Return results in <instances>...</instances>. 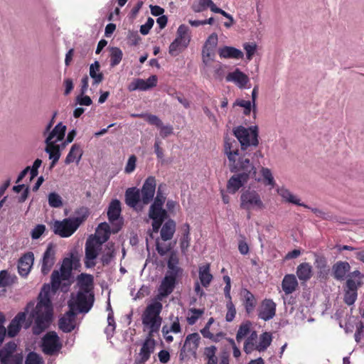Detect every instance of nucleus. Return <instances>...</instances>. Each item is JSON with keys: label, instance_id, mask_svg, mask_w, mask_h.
<instances>
[{"label": "nucleus", "instance_id": "6ab92c4d", "mask_svg": "<svg viewBox=\"0 0 364 364\" xmlns=\"http://www.w3.org/2000/svg\"><path fill=\"white\" fill-rule=\"evenodd\" d=\"M177 283V279L165 275L159 287L156 299L161 301L164 298L170 295L173 291Z\"/></svg>", "mask_w": 364, "mask_h": 364}, {"label": "nucleus", "instance_id": "0e129e2a", "mask_svg": "<svg viewBox=\"0 0 364 364\" xmlns=\"http://www.w3.org/2000/svg\"><path fill=\"white\" fill-rule=\"evenodd\" d=\"M136 163V156L132 155L129 156L127 165L124 168V171L127 173H130L135 170Z\"/></svg>", "mask_w": 364, "mask_h": 364}, {"label": "nucleus", "instance_id": "39448f33", "mask_svg": "<svg viewBox=\"0 0 364 364\" xmlns=\"http://www.w3.org/2000/svg\"><path fill=\"white\" fill-rule=\"evenodd\" d=\"M163 305L158 300L153 301L148 304L141 315L142 324L144 328L148 329V334L154 335L159 331L162 318L160 314L162 311Z\"/></svg>", "mask_w": 364, "mask_h": 364}, {"label": "nucleus", "instance_id": "72a5a7b5", "mask_svg": "<svg viewBox=\"0 0 364 364\" xmlns=\"http://www.w3.org/2000/svg\"><path fill=\"white\" fill-rule=\"evenodd\" d=\"M82 154L83 151L81 146L79 144H74L65 159V164H70L75 161L78 163L82 158Z\"/></svg>", "mask_w": 364, "mask_h": 364}, {"label": "nucleus", "instance_id": "7ed1b4c3", "mask_svg": "<svg viewBox=\"0 0 364 364\" xmlns=\"http://www.w3.org/2000/svg\"><path fill=\"white\" fill-rule=\"evenodd\" d=\"M100 229L105 231V234L101 240L99 237H90L85 242V265L87 268H92L96 265L95 259L97 257L99 250L103 242H105L109 237V226L104 223L100 224Z\"/></svg>", "mask_w": 364, "mask_h": 364}, {"label": "nucleus", "instance_id": "a18cd8bd", "mask_svg": "<svg viewBox=\"0 0 364 364\" xmlns=\"http://www.w3.org/2000/svg\"><path fill=\"white\" fill-rule=\"evenodd\" d=\"M251 326L252 323L250 321H246L240 324L236 334V340L237 342L241 341L250 333Z\"/></svg>", "mask_w": 364, "mask_h": 364}, {"label": "nucleus", "instance_id": "2eb2a0df", "mask_svg": "<svg viewBox=\"0 0 364 364\" xmlns=\"http://www.w3.org/2000/svg\"><path fill=\"white\" fill-rule=\"evenodd\" d=\"M154 335H147L145 341L142 343L139 353L135 358L136 364H144L150 358L156 346V341L154 339Z\"/></svg>", "mask_w": 364, "mask_h": 364}, {"label": "nucleus", "instance_id": "e2e57ef3", "mask_svg": "<svg viewBox=\"0 0 364 364\" xmlns=\"http://www.w3.org/2000/svg\"><path fill=\"white\" fill-rule=\"evenodd\" d=\"M244 49L246 51V56L247 60H252L253 55H255V53L257 49V45L254 43H245Z\"/></svg>", "mask_w": 364, "mask_h": 364}, {"label": "nucleus", "instance_id": "680f3d73", "mask_svg": "<svg viewBox=\"0 0 364 364\" xmlns=\"http://www.w3.org/2000/svg\"><path fill=\"white\" fill-rule=\"evenodd\" d=\"M171 248L172 247L170 244L167 245H163L159 242V240H156V250L160 256L163 257L166 255L168 252H171Z\"/></svg>", "mask_w": 364, "mask_h": 364}, {"label": "nucleus", "instance_id": "ea45409f", "mask_svg": "<svg viewBox=\"0 0 364 364\" xmlns=\"http://www.w3.org/2000/svg\"><path fill=\"white\" fill-rule=\"evenodd\" d=\"M272 341V336L269 332L262 333L259 338V343L256 345L255 350L259 352L265 351L267 348L271 345Z\"/></svg>", "mask_w": 364, "mask_h": 364}, {"label": "nucleus", "instance_id": "2f4dec72", "mask_svg": "<svg viewBox=\"0 0 364 364\" xmlns=\"http://www.w3.org/2000/svg\"><path fill=\"white\" fill-rule=\"evenodd\" d=\"M46 151L49 154V159L52 160L50 168H52L55 166L60 157V151L58 145L55 144V141H46Z\"/></svg>", "mask_w": 364, "mask_h": 364}, {"label": "nucleus", "instance_id": "8fccbe9b", "mask_svg": "<svg viewBox=\"0 0 364 364\" xmlns=\"http://www.w3.org/2000/svg\"><path fill=\"white\" fill-rule=\"evenodd\" d=\"M261 174L263 177V183L266 186H271L274 187L275 186V181L271 170L268 168L262 167L260 170Z\"/></svg>", "mask_w": 364, "mask_h": 364}, {"label": "nucleus", "instance_id": "c85d7f7f", "mask_svg": "<svg viewBox=\"0 0 364 364\" xmlns=\"http://www.w3.org/2000/svg\"><path fill=\"white\" fill-rule=\"evenodd\" d=\"M298 282L294 274H286L282 282V287L286 295L290 294L296 291L298 287Z\"/></svg>", "mask_w": 364, "mask_h": 364}, {"label": "nucleus", "instance_id": "9b49d317", "mask_svg": "<svg viewBox=\"0 0 364 364\" xmlns=\"http://www.w3.org/2000/svg\"><path fill=\"white\" fill-rule=\"evenodd\" d=\"M17 346L10 341L0 349V361L2 364H22L23 356L22 353H14Z\"/></svg>", "mask_w": 364, "mask_h": 364}, {"label": "nucleus", "instance_id": "1a4fd4ad", "mask_svg": "<svg viewBox=\"0 0 364 364\" xmlns=\"http://www.w3.org/2000/svg\"><path fill=\"white\" fill-rule=\"evenodd\" d=\"M363 278L364 275L358 270H355L348 275L344 287L343 297V301L347 305L350 306L355 302L358 289L363 284L362 282Z\"/></svg>", "mask_w": 364, "mask_h": 364}, {"label": "nucleus", "instance_id": "f8f14e48", "mask_svg": "<svg viewBox=\"0 0 364 364\" xmlns=\"http://www.w3.org/2000/svg\"><path fill=\"white\" fill-rule=\"evenodd\" d=\"M62 346L60 338L55 331L48 332L42 338V350L46 355H53L58 353Z\"/></svg>", "mask_w": 364, "mask_h": 364}, {"label": "nucleus", "instance_id": "9d476101", "mask_svg": "<svg viewBox=\"0 0 364 364\" xmlns=\"http://www.w3.org/2000/svg\"><path fill=\"white\" fill-rule=\"evenodd\" d=\"M240 208L248 211L247 218H251V210H262L264 204L255 191L247 190L240 196Z\"/></svg>", "mask_w": 364, "mask_h": 364}, {"label": "nucleus", "instance_id": "58836bf2", "mask_svg": "<svg viewBox=\"0 0 364 364\" xmlns=\"http://www.w3.org/2000/svg\"><path fill=\"white\" fill-rule=\"evenodd\" d=\"M161 186H159L158 190L156 191V196L154 198V202L151 205L149 210H166L163 208L164 204L165 203L166 197L162 192Z\"/></svg>", "mask_w": 364, "mask_h": 364}, {"label": "nucleus", "instance_id": "4d7b16f0", "mask_svg": "<svg viewBox=\"0 0 364 364\" xmlns=\"http://www.w3.org/2000/svg\"><path fill=\"white\" fill-rule=\"evenodd\" d=\"M189 311L192 314V315L188 317L187 321L190 325L194 324L197 320L204 314L203 309H190Z\"/></svg>", "mask_w": 364, "mask_h": 364}, {"label": "nucleus", "instance_id": "79ce46f5", "mask_svg": "<svg viewBox=\"0 0 364 364\" xmlns=\"http://www.w3.org/2000/svg\"><path fill=\"white\" fill-rule=\"evenodd\" d=\"M257 337V332L254 331L245 340L243 349L247 354H250L252 351L255 350Z\"/></svg>", "mask_w": 364, "mask_h": 364}, {"label": "nucleus", "instance_id": "f03ea898", "mask_svg": "<svg viewBox=\"0 0 364 364\" xmlns=\"http://www.w3.org/2000/svg\"><path fill=\"white\" fill-rule=\"evenodd\" d=\"M77 213L79 215L77 217L55 220L52 226L53 232L61 237L71 236L87 219L89 215V210L87 208H81Z\"/></svg>", "mask_w": 364, "mask_h": 364}, {"label": "nucleus", "instance_id": "3c124183", "mask_svg": "<svg viewBox=\"0 0 364 364\" xmlns=\"http://www.w3.org/2000/svg\"><path fill=\"white\" fill-rule=\"evenodd\" d=\"M128 90L129 91H134L136 90H149V86L146 85V82L141 78L135 79L128 85Z\"/></svg>", "mask_w": 364, "mask_h": 364}, {"label": "nucleus", "instance_id": "de8ad7c7", "mask_svg": "<svg viewBox=\"0 0 364 364\" xmlns=\"http://www.w3.org/2000/svg\"><path fill=\"white\" fill-rule=\"evenodd\" d=\"M215 56V50L210 48L206 47V46L203 45V49H202V60L203 63L208 65L211 61L214 60Z\"/></svg>", "mask_w": 364, "mask_h": 364}, {"label": "nucleus", "instance_id": "603ef678", "mask_svg": "<svg viewBox=\"0 0 364 364\" xmlns=\"http://www.w3.org/2000/svg\"><path fill=\"white\" fill-rule=\"evenodd\" d=\"M189 28L188 26L181 24L178 28L177 32H176V38L185 41V40L188 41V43L191 41V36L189 33Z\"/></svg>", "mask_w": 364, "mask_h": 364}, {"label": "nucleus", "instance_id": "bb28decb", "mask_svg": "<svg viewBox=\"0 0 364 364\" xmlns=\"http://www.w3.org/2000/svg\"><path fill=\"white\" fill-rule=\"evenodd\" d=\"M200 340V337L198 333H191L186 336L183 347L186 348L189 354L196 355Z\"/></svg>", "mask_w": 364, "mask_h": 364}, {"label": "nucleus", "instance_id": "f3484780", "mask_svg": "<svg viewBox=\"0 0 364 364\" xmlns=\"http://www.w3.org/2000/svg\"><path fill=\"white\" fill-rule=\"evenodd\" d=\"M156 181L154 176H149L144 181L140 191L141 202L145 205L151 203L156 192Z\"/></svg>", "mask_w": 364, "mask_h": 364}, {"label": "nucleus", "instance_id": "393cba45", "mask_svg": "<svg viewBox=\"0 0 364 364\" xmlns=\"http://www.w3.org/2000/svg\"><path fill=\"white\" fill-rule=\"evenodd\" d=\"M93 277L91 274L82 273L77 277L79 291L93 293Z\"/></svg>", "mask_w": 364, "mask_h": 364}, {"label": "nucleus", "instance_id": "6e6d98bb", "mask_svg": "<svg viewBox=\"0 0 364 364\" xmlns=\"http://www.w3.org/2000/svg\"><path fill=\"white\" fill-rule=\"evenodd\" d=\"M25 364H44V362L38 353L30 352L26 356Z\"/></svg>", "mask_w": 364, "mask_h": 364}, {"label": "nucleus", "instance_id": "dca6fc26", "mask_svg": "<svg viewBox=\"0 0 364 364\" xmlns=\"http://www.w3.org/2000/svg\"><path fill=\"white\" fill-rule=\"evenodd\" d=\"M69 311L58 321L59 328L65 333H70L75 328L76 311L73 303H68Z\"/></svg>", "mask_w": 364, "mask_h": 364}, {"label": "nucleus", "instance_id": "338daca9", "mask_svg": "<svg viewBox=\"0 0 364 364\" xmlns=\"http://www.w3.org/2000/svg\"><path fill=\"white\" fill-rule=\"evenodd\" d=\"M149 124L151 125H155L158 128L161 126L162 122L161 120L154 114H146V117L144 119Z\"/></svg>", "mask_w": 364, "mask_h": 364}, {"label": "nucleus", "instance_id": "37998d69", "mask_svg": "<svg viewBox=\"0 0 364 364\" xmlns=\"http://www.w3.org/2000/svg\"><path fill=\"white\" fill-rule=\"evenodd\" d=\"M217 350L218 349L215 346H210L204 348L203 356L205 360H207L206 364H218Z\"/></svg>", "mask_w": 364, "mask_h": 364}, {"label": "nucleus", "instance_id": "412c9836", "mask_svg": "<svg viewBox=\"0 0 364 364\" xmlns=\"http://www.w3.org/2000/svg\"><path fill=\"white\" fill-rule=\"evenodd\" d=\"M149 217L152 220V230L154 232H158L168 218L167 210H149Z\"/></svg>", "mask_w": 364, "mask_h": 364}, {"label": "nucleus", "instance_id": "49530a36", "mask_svg": "<svg viewBox=\"0 0 364 364\" xmlns=\"http://www.w3.org/2000/svg\"><path fill=\"white\" fill-rule=\"evenodd\" d=\"M123 53L120 48L112 47L110 48V65L115 67L119 65L122 59Z\"/></svg>", "mask_w": 364, "mask_h": 364}, {"label": "nucleus", "instance_id": "4c0bfd02", "mask_svg": "<svg viewBox=\"0 0 364 364\" xmlns=\"http://www.w3.org/2000/svg\"><path fill=\"white\" fill-rule=\"evenodd\" d=\"M121 203L119 200L115 199L113 200L108 208L107 216L110 222H113L117 220L121 213Z\"/></svg>", "mask_w": 364, "mask_h": 364}, {"label": "nucleus", "instance_id": "0eeeda50", "mask_svg": "<svg viewBox=\"0 0 364 364\" xmlns=\"http://www.w3.org/2000/svg\"><path fill=\"white\" fill-rule=\"evenodd\" d=\"M224 154L228 157L229 166H232L233 169L241 168V164L250 163V158L238 149V141L228 136L224 138Z\"/></svg>", "mask_w": 364, "mask_h": 364}, {"label": "nucleus", "instance_id": "774afa93", "mask_svg": "<svg viewBox=\"0 0 364 364\" xmlns=\"http://www.w3.org/2000/svg\"><path fill=\"white\" fill-rule=\"evenodd\" d=\"M364 331V324L362 321H359L356 324V330L354 335L355 341L359 343L361 342Z\"/></svg>", "mask_w": 364, "mask_h": 364}, {"label": "nucleus", "instance_id": "f257e3e1", "mask_svg": "<svg viewBox=\"0 0 364 364\" xmlns=\"http://www.w3.org/2000/svg\"><path fill=\"white\" fill-rule=\"evenodd\" d=\"M30 301L27 304L25 311L18 313L11 320L7 333L11 338L15 337L21 328L22 323L25 321L26 314L29 312V318L33 321L32 331L33 334L39 335L47 329L53 318V306L50 296V286L44 284L37 298V304Z\"/></svg>", "mask_w": 364, "mask_h": 364}, {"label": "nucleus", "instance_id": "423d86ee", "mask_svg": "<svg viewBox=\"0 0 364 364\" xmlns=\"http://www.w3.org/2000/svg\"><path fill=\"white\" fill-rule=\"evenodd\" d=\"M241 168L233 169L232 166H229L231 172L241 173L235 174L230 178L227 183V190L230 193H235L250 178H255L257 173L256 168L252 163L241 164Z\"/></svg>", "mask_w": 364, "mask_h": 364}, {"label": "nucleus", "instance_id": "4468645a", "mask_svg": "<svg viewBox=\"0 0 364 364\" xmlns=\"http://www.w3.org/2000/svg\"><path fill=\"white\" fill-rule=\"evenodd\" d=\"M56 248L55 245L53 243H49L46 250L43 254L41 261V272L43 275L48 274L56 261Z\"/></svg>", "mask_w": 364, "mask_h": 364}, {"label": "nucleus", "instance_id": "aec40b11", "mask_svg": "<svg viewBox=\"0 0 364 364\" xmlns=\"http://www.w3.org/2000/svg\"><path fill=\"white\" fill-rule=\"evenodd\" d=\"M34 261V255L32 252H28L23 255L18 262V271L21 276L26 277L32 267Z\"/></svg>", "mask_w": 364, "mask_h": 364}, {"label": "nucleus", "instance_id": "5fc2aeb1", "mask_svg": "<svg viewBox=\"0 0 364 364\" xmlns=\"http://www.w3.org/2000/svg\"><path fill=\"white\" fill-rule=\"evenodd\" d=\"M227 313L225 315V320L228 322H231L234 320L236 315V309L232 301H228L226 304Z\"/></svg>", "mask_w": 364, "mask_h": 364}, {"label": "nucleus", "instance_id": "a211bd4d", "mask_svg": "<svg viewBox=\"0 0 364 364\" xmlns=\"http://www.w3.org/2000/svg\"><path fill=\"white\" fill-rule=\"evenodd\" d=\"M276 303L271 299H264L258 309V317L263 321H269L276 315Z\"/></svg>", "mask_w": 364, "mask_h": 364}, {"label": "nucleus", "instance_id": "f704fd0d", "mask_svg": "<svg viewBox=\"0 0 364 364\" xmlns=\"http://www.w3.org/2000/svg\"><path fill=\"white\" fill-rule=\"evenodd\" d=\"M199 279L201 284L204 287H208L213 280V275L210 274V265L206 264L199 267Z\"/></svg>", "mask_w": 364, "mask_h": 364}, {"label": "nucleus", "instance_id": "7c9ffc66", "mask_svg": "<svg viewBox=\"0 0 364 364\" xmlns=\"http://www.w3.org/2000/svg\"><path fill=\"white\" fill-rule=\"evenodd\" d=\"M296 276L301 282L309 281L313 274L312 266L308 262H302L296 267Z\"/></svg>", "mask_w": 364, "mask_h": 364}, {"label": "nucleus", "instance_id": "09e8293b", "mask_svg": "<svg viewBox=\"0 0 364 364\" xmlns=\"http://www.w3.org/2000/svg\"><path fill=\"white\" fill-rule=\"evenodd\" d=\"M183 269L179 266H175L173 264H167V271L165 274L166 276L171 277L175 279H179L183 274Z\"/></svg>", "mask_w": 364, "mask_h": 364}, {"label": "nucleus", "instance_id": "473e14b6", "mask_svg": "<svg viewBox=\"0 0 364 364\" xmlns=\"http://www.w3.org/2000/svg\"><path fill=\"white\" fill-rule=\"evenodd\" d=\"M66 131V126L63 125L62 122H59L55 125L54 129L50 132L46 141H60L63 139Z\"/></svg>", "mask_w": 364, "mask_h": 364}, {"label": "nucleus", "instance_id": "864d4df0", "mask_svg": "<svg viewBox=\"0 0 364 364\" xmlns=\"http://www.w3.org/2000/svg\"><path fill=\"white\" fill-rule=\"evenodd\" d=\"M48 204L53 208H60L63 205L61 197L56 193H50L48 195Z\"/></svg>", "mask_w": 364, "mask_h": 364}, {"label": "nucleus", "instance_id": "5701e85b", "mask_svg": "<svg viewBox=\"0 0 364 364\" xmlns=\"http://www.w3.org/2000/svg\"><path fill=\"white\" fill-rule=\"evenodd\" d=\"M248 76L237 68L233 72L229 73L226 76V81L232 82L240 88L245 87L249 82Z\"/></svg>", "mask_w": 364, "mask_h": 364}, {"label": "nucleus", "instance_id": "a878e982", "mask_svg": "<svg viewBox=\"0 0 364 364\" xmlns=\"http://www.w3.org/2000/svg\"><path fill=\"white\" fill-rule=\"evenodd\" d=\"M350 269V266L348 262H337L332 267L334 279L338 281L343 280Z\"/></svg>", "mask_w": 364, "mask_h": 364}, {"label": "nucleus", "instance_id": "a19ab883", "mask_svg": "<svg viewBox=\"0 0 364 364\" xmlns=\"http://www.w3.org/2000/svg\"><path fill=\"white\" fill-rule=\"evenodd\" d=\"M90 76L93 80V85H97L102 82L104 76L100 72V65L98 61L90 65Z\"/></svg>", "mask_w": 364, "mask_h": 364}, {"label": "nucleus", "instance_id": "13d9d810", "mask_svg": "<svg viewBox=\"0 0 364 364\" xmlns=\"http://www.w3.org/2000/svg\"><path fill=\"white\" fill-rule=\"evenodd\" d=\"M211 4H213L212 0H199L197 4L193 5L192 9L195 12H201L207 8H210Z\"/></svg>", "mask_w": 364, "mask_h": 364}, {"label": "nucleus", "instance_id": "e433bc0d", "mask_svg": "<svg viewBox=\"0 0 364 364\" xmlns=\"http://www.w3.org/2000/svg\"><path fill=\"white\" fill-rule=\"evenodd\" d=\"M188 41H183L176 38L169 46L168 53L171 56H177L188 47Z\"/></svg>", "mask_w": 364, "mask_h": 364}, {"label": "nucleus", "instance_id": "052dcab7", "mask_svg": "<svg viewBox=\"0 0 364 364\" xmlns=\"http://www.w3.org/2000/svg\"><path fill=\"white\" fill-rule=\"evenodd\" d=\"M11 283V277L6 270L0 272V287H6Z\"/></svg>", "mask_w": 364, "mask_h": 364}, {"label": "nucleus", "instance_id": "20e7f679", "mask_svg": "<svg viewBox=\"0 0 364 364\" xmlns=\"http://www.w3.org/2000/svg\"><path fill=\"white\" fill-rule=\"evenodd\" d=\"M235 136L240 144L241 152H244L247 157L251 156L250 151L256 149L259 144L258 128L257 126L245 128L239 126L233 130Z\"/></svg>", "mask_w": 364, "mask_h": 364}, {"label": "nucleus", "instance_id": "cd10ccee", "mask_svg": "<svg viewBox=\"0 0 364 364\" xmlns=\"http://www.w3.org/2000/svg\"><path fill=\"white\" fill-rule=\"evenodd\" d=\"M176 223L172 219L167 220L162 225L160 235L161 238L164 241H168L173 238L176 232Z\"/></svg>", "mask_w": 364, "mask_h": 364}, {"label": "nucleus", "instance_id": "b1692460", "mask_svg": "<svg viewBox=\"0 0 364 364\" xmlns=\"http://www.w3.org/2000/svg\"><path fill=\"white\" fill-rule=\"evenodd\" d=\"M140 190L136 187L129 188L125 192L126 204L134 209H137L139 203L141 202Z\"/></svg>", "mask_w": 364, "mask_h": 364}, {"label": "nucleus", "instance_id": "c9c22d12", "mask_svg": "<svg viewBox=\"0 0 364 364\" xmlns=\"http://www.w3.org/2000/svg\"><path fill=\"white\" fill-rule=\"evenodd\" d=\"M278 193L285 201H287L288 203H292L294 205H297L299 206H302L305 208H309V205H307L304 203H300V200L296 198V197L295 196H294L290 192V191L287 188H281L278 189Z\"/></svg>", "mask_w": 364, "mask_h": 364}, {"label": "nucleus", "instance_id": "6e6552de", "mask_svg": "<svg viewBox=\"0 0 364 364\" xmlns=\"http://www.w3.org/2000/svg\"><path fill=\"white\" fill-rule=\"evenodd\" d=\"M79 263L76 257L71 256V257H65L63 259L62 264L60 267V271L54 270L50 277L51 288L50 291L53 290L55 293L60 287L62 281L69 280L72 275L73 267Z\"/></svg>", "mask_w": 364, "mask_h": 364}, {"label": "nucleus", "instance_id": "ddd939ff", "mask_svg": "<svg viewBox=\"0 0 364 364\" xmlns=\"http://www.w3.org/2000/svg\"><path fill=\"white\" fill-rule=\"evenodd\" d=\"M94 293H85L84 291H77L75 299L73 303L75 305V311H78L81 313H87L92 308L94 303Z\"/></svg>", "mask_w": 364, "mask_h": 364}, {"label": "nucleus", "instance_id": "bf43d9fd", "mask_svg": "<svg viewBox=\"0 0 364 364\" xmlns=\"http://www.w3.org/2000/svg\"><path fill=\"white\" fill-rule=\"evenodd\" d=\"M181 331V325L179 323L178 318H176V321H174L170 329H168L166 326H164L162 328V333L164 335L168 334L169 332H173L174 333H178Z\"/></svg>", "mask_w": 364, "mask_h": 364}, {"label": "nucleus", "instance_id": "c756f323", "mask_svg": "<svg viewBox=\"0 0 364 364\" xmlns=\"http://www.w3.org/2000/svg\"><path fill=\"white\" fill-rule=\"evenodd\" d=\"M218 55L220 58L242 59L244 56L243 53L234 47L223 46L218 49Z\"/></svg>", "mask_w": 364, "mask_h": 364}, {"label": "nucleus", "instance_id": "c03bdc74", "mask_svg": "<svg viewBox=\"0 0 364 364\" xmlns=\"http://www.w3.org/2000/svg\"><path fill=\"white\" fill-rule=\"evenodd\" d=\"M106 247H107L103 252L100 259L103 266L109 265L114 257V249L113 244L109 245V243H108Z\"/></svg>", "mask_w": 364, "mask_h": 364}, {"label": "nucleus", "instance_id": "69168bd1", "mask_svg": "<svg viewBox=\"0 0 364 364\" xmlns=\"http://www.w3.org/2000/svg\"><path fill=\"white\" fill-rule=\"evenodd\" d=\"M218 42V35L215 33L210 34L207 40L205 41L204 45L206 46V47L212 48L215 50H216V47Z\"/></svg>", "mask_w": 364, "mask_h": 364}, {"label": "nucleus", "instance_id": "4be33fe9", "mask_svg": "<svg viewBox=\"0 0 364 364\" xmlns=\"http://www.w3.org/2000/svg\"><path fill=\"white\" fill-rule=\"evenodd\" d=\"M240 295L246 313L247 314H252L257 306V301L256 297L250 291L245 288L241 289Z\"/></svg>", "mask_w": 364, "mask_h": 364}]
</instances>
